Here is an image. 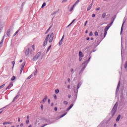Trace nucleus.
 <instances>
[{"instance_id":"nucleus-51","label":"nucleus","mask_w":127,"mask_h":127,"mask_svg":"<svg viewBox=\"0 0 127 127\" xmlns=\"http://www.w3.org/2000/svg\"><path fill=\"white\" fill-rule=\"evenodd\" d=\"M18 122L19 123L20 122V118L19 117L18 119Z\"/></svg>"},{"instance_id":"nucleus-3","label":"nucleus","mask_w":127,"mask_h":127,"mask_svg":"<svg viewBox=\"0 0 127 127\" xmlns=\"http://www.w3.org/2000/svg\"><path fill=\"white\" fill-rule=\"evenodd\" d=\"M41 56V52H38L33 58V61H36L38 58H39V57Z\"/></svg>"},{"instance_id":"nucleus-16","label":"nucleus","mask_w":127,"mask_h":127,"mask_svg":"<svg viewBox=\"0 0 127 127\" xmlns=\"http://www.w3.org/2000/svg\"><path fill=\"white\" fill-rule=\"evenodd\" d=\"M24 66H25V62H24L22 64L21 68L23 69L24 68Z\"/></svg>"},{"instance_id":"nucleus-26","label":"nucleus","mask_w":127,"mask_h":127,"mask_svg":"<svg viewBox=\"0 0 127 127\" xmlns=\"http://www.w3.org/2000/svg\"><path fill=\"white\" fill-rule=\"evenodd\" d=\"M54 98L55 100H57V96L56 95V94H54Z\"/></svg>"},{"instance_id":"nucleus-17","label":"nucleus","mask_w":127,"mask_h":127,"mask_svg":"<svg viewBox=\"0 0 127 127\" xmlns=\"http://www.w3.org/2000/svg\"><path fill=\"white\" fill-rule=\"evenodd\" d=\"M48 97L47 96H45V97L44 98V99L43 100V103H45V102H46V100H47Z\"/></svg>"},{"instance_id":"nucleus-1","label":"nucleus","mask_w":127,"mask_h":127,"mask_svg":"<svg viewBox=\"0 0 127 127\" xmlns=\"http://www.w3.org/2000/svg\"><path fill=\"white\" fill-rule=\"evenodd\" d=\"M54 38V33H52L51 34L47 35L44 42L43 46H46V45H47V42H48V41L49 43H52Z\"/></svg>"},{"instance_id":"nucleus-61","label":"nucleus","mask_w":127,"mask_h":127,"mask_svg":"<svg viewBox=\"0 0 127 127\" xmlns=\"http://www.w3.org/2000/svg\"><path fill=\"white\" fill-rule=\"evenodd\" d=\"M27 120H28V119H29V116H27Z\"/></svg>"},{"instance_id":"nucleus-50","label":"nucleus","mask_w":127,"mask_h":127,"mask_svg":"<svg viewBox=\"0 0 127 127\" xmlns=\"http://www.w3.org/2000/svg\"><path fill=\"white\" fill-rule=\"evenodd\" d=\"M36 74H37V70L35 72L34 75H36Z\"/></svg>"},{"instance_id":"nucleus-9","label":"nucleus","mask_w":127,"mask_h":127,"mask_svg":"<svg viewBox=\"0 0 127 127\" xmlns=\"http://www.w3.org/2000/svg\"><path fill=\"white\" fill-rule=\"evenodd\" d=\"M64 39V36L62 37L61 40H60V41L59 42L60 45H62V42H63Z\"/></svg>"},{"instance_id":"nucleus-48","label":"nucleus","mask_w":127,"mask_h":127,"mask_svg":"<svg viewBox=\"0 0 127 127\" xmlns=\"http://www.w3.org/2000/svg\"><path fill=\"white\" fill-rule=\"evenodd\" d=\"M7 125H10L11 123L10 122H6Z\"/></svg>"},{"instance_id":"nucleus-47","label":"nucleus","mask_w":127,"mask_h":127,"mask_svg":"<svg viewBox=\"0 0 127 127\" xmlns=\"http://www.w3.org/2000/svg\"><path fill=\"white\" fill-rule=\"evenodd\" d=\"M72 23L71 22L68 26L67 27H69V26H70V25H72Z\"/></svg>"},{"instance_id":"nucleus-29","label":"nucleus","mask_w":127,"mask_h":127,"mask_svg":"<svg viewBox=\"0 0 127 127\" xmlns=\"http://www.w3.org/2000/svg\"><path fill=\"white\" fill-rule=\"evenodd\" d=\"M125 69H127V62H126V63H125Z\"/></svg>"},{"instance_id":"nucleus-36","label":"nucleus","mask_w":127,"mask_h":127,"mask_svg":"<svg viewBox=\"0 0 127 127\" xmlns=\"http://www.w3.org/2000/svg\"><path fill=\"white\" fill-rule=\"evenodd\" d=\"M89 36H93V32H90L89 33Z\"/></svg>"},{"instance_id":"nucleus-64","label":"nucleus","mask_w":127,"mask_h":127,"mask_svg":"<svg viewBox=\"0 0 127 127\" xmlns=\"http://www.w3.org/2000/svg\"><path fill=\"white\" fill-rule=\"evenodd\" d=\"M28 127H32L31 125H29Z\"/></svg>"},{"instance_id":"nucleus-35","label":"nucleus","mask_w":127,"mask_h":127,"mask_svg":"<svg viewBox=\"0 0 127 127\" xmlns=\"http://www.w3.org/2000/svg\"><path fill=\"white\" fill-rule=\"evenodd\" d=\"M10 88H11V87H10L9 85H8L5 89V90H8V89H10Z\"/></svg>"},{"instance_id":"nucleus-59","label":"nucleus","mask_w":127,"mask_h":127,"mask_svg":"<svg viewBox=\"0 0 127 127\" xmlns=\"http://www.w3.org/2000/svg\"><path fill=\"white\" fill-rule=\"evenodd\" d=\"M86 40H90V38L87 37V38H86Z\"/></svg>"},{"instance_id":"nucleus-39","label":"nucleus","mask_w":127,"mask_h":127,"mask_svg":"<svg viewBox=\"0 0 127 127\" xmlns=\"http://www.w3.org/2000/svg\"><path fill=\"white\" fill-rule=\"evenodd\" d=\"M79 62H81V61H82V57L79 58Z\"/></svg>"},{"instance_id":"nucleus-11","label":"nucleus","mask_w":127,"mask_h":127,"mask_svg":"<svg viewBox=\"0 0 127 127\" xmlns=\"http://www.w3.org/2000/svg\"><path fill=\"white\" fill-rule=\"evenodd\" d=\"M121 119V115H119L117 118L116 119V122H120V120Z\"/></svg>"},{"instance_id":"nucleus-22","label":"nucleus","mask_w":127,"mask_h":127,"mask_svg":"<svg viewBox=\"0 0 127 127\" xmlns=\"http://www.w3.org/2000/svg\"><path fill=\"white\" fill-rule=\"evenodd\" d=\"M4 86H5V84H4L0 86V89H2V88H3L4 87Z\"/></svg>"},{"instance_id":"nucleus-30","label":"nucleus","mask_w":127,"mask_h":127,"mask_svg":"<svg viewBox=\"0 0 127 127\" xmlns=\"http://www.w3.org/2000/svg\"><path fill=\"white\" fill-rule=\"evenodd\" d=\"M45 5H46V3L44 2L43 4L42 5V7H44V6H45Z\"/></svg>"},{"instance_id":"nucleus-21","label":"nucleus","mask_w":127,"mask_h":127,"mask_svg":"<svg viewBox=\"0 0 127 127\" xmlns=\"http://www.w3.org/2000/svg\"><path fill=\"white\" fill-rule=\"evenodd\" d=\"M51 46L52 45H51L48 48L47 50V52H48V51H49V50H50V49H51Z\"/></svg>"},{"instance_id":"nucleus-23","label":"nucleus","mask_w":127,"mask_h":127,"mask_svg":"<svg viewBox=\"0 0 127 127\" xmlns=\"http://www.w3.org/2000/svg\"><path fill=\"white\" fill-rule=\"evenodd\" d=\"M59 93V89H56L55 90V93L58 94Z\"/></svg>"},{"instance_id":"nucleus-4","label":"nucleus","mask_w":127,"mask_h":127,"mask_svg":"<svg viewBox=\"0 0 127 127\" xmlns=\"http://www.w3.org/2000/svg\"><path fill=\"white\" fill-rule=\"evenodd\" d=\"M117 104H118V102H116L112 111V114H113V116L114 115H115V114H116V112H117V108L116 107V106H117Z\"/></svg>"},{"instance_id":"nucleus-46","label":"nucleus","mask_w":127,"mask_h":127,"mask_svg":"<svg viewBox=\"0 0 127 127\" xmlns=\"http://www.w3.org/2000/svg\"><path fill=\"white\" fill-rule=\"evenodd\" d=\"M46 126H47V124H45L44 125V126H42V127H46Z\"/></svg>"},{"instance_id":"nucleus-18","label":"nucleus","mask_w":127,"mask_h":127,"mask_svg":"<svg viewBox=\"0 0 127 127\" xmlns=\"http://www.w3.org/2000/svg\"><path fill=\"white\" fill-rule=\"evenodd\" d=\"M66 115H67V112L65 113L64 114H63L62 115H61L60 118L61 119V118H63V117L66 116Z\"/></svg>"},{"instance_id":"nucleus-33","label":"nucleus","mask_w":127,"mask_h":127,"mask_svg":"<svg viewBox=\"0 0 127 127\" xmlns=\"http://www.w3.org/2000/svg\"><path fill=\"white\" fill-rule=\"evenodd\" d=\"M31 77H32V74L30 75V76H29L27 78L28 80H29V79H30L31 78Z\"/></svg>"},{"instance_id":"nucleus-38","label":"nucleus","mask_w":127,"mask_h":127,"mask_svg":"<svg viewBox=\"0 0 127 127\" xmlns=\"http://www.w3.org/2000/svg\"><path fill=\"white\" fill-rule=\"evenodd\" d=\"M79 2H80V0H77L75 2V4H77V3H79Z\"/></svg>"},{"instance_id":"nucleus-32","label":"nucleus","mask_w":127,"mask_h":127,"mask_svg":"<svg viewBox=\"0 0 127 127\" xmlns=\"http://www.w3.org/2000/svg\"><path fill=\"white\" fill-rule=\"evenodd\" d=\"M73 9H74V7L72 6L71 8L69 9V11H72Z\"/></svg>"},{"instance_id":"nucleus-7","label":"nucleus","mask_w":127,"mask_h":127,"mask_svg":"<svg viewBox=\"0 0 127 127\" xmlns=\"http://www.w3.org/2000/svg\"><path fill=\"white\" fill-rule=\"evenodd\" d=\"M19 97V95H17V96H16L14 98V99H13V101H12L13 103V102H15V101H16V100H17V99H18Z\"/></svg>"},{"instance_id":"nucleus-14","label":"nucleus","mask_w":127,"mask_h":127,"mask_svg":"<svg viewBox=\"0 0 127 127\" xmlns=\"http://www.w3.org/2000/svg\"><path fill=\"white\" fill-rule=\"evenodd\" d=\"M120 87H121V82L120 81H119V82L118 83L117 90L120 89Z\"/></svg>"},{"instance_id":"nucleus-6","label":"nucleus","mask_w":127,"mask_h":127,"mask_svg":"<svg viewBox=\"0 0 127 127\" xmlns=\"http://www.w3.org/2000/svg\"><path fill=\"white\" fill-rule=\"evenodd\" d=\"M92 6H93V2L89 5V6L88 7V8H87V11H89V10H90V9L92 8Z\"/></svg>"},{"instance_id":"nucleus-10","label":"nucleus","mask_w":127,"mask_h":127,"mask_svg":"<svg viewBox=\"0 0 127 127\" xmlns=\"http://www.w3.org/2000/svg\"><path fill=\"white\" fill-rule=\"evenodd\" d=\"M30 48L31 50V51H34V45H32Z\"/></svg>"},{"instance_id":"nucleus-24","label":"nucleus","mask_w":127,"mask_h":127,"mask_svg":"<svg viewBox=\"0 0 127 127\" xmlns=\"http://www.w3.org/2000/svg\"><path fill=\"white\" fill-rule=\"evenodd\" d=\"M64 105H68V101H64Z\"/></svg>"},{"instance_id":"nucleus-15","label":"nucleus","mask_w":127,"mask_h":127,"mask_svg":"<svg viewBox=\"0 0 127 127\" xmlns=\"http://www.w3.org/2000/svg\"><path fill=\"white\" fill-rule=\"evenodd\" d=\"M107 14V13L106 12H104L102 13V18H105V17H106V15Z\"/></svg>"},{"instance_id":"nucleus-55","label":"nucleus","mask_w":127,"mask_h":127,"mask_svg":"<svg viewBox=\"0 0 127 127\" xmlns=\"http://www.w3.org/2000/svg\"><path fill=\"white\" fill-rule=\"evenodd\" d=\"M75 20H76V19H73V20L72 21L71 23H73V22H74L75 21Z\"/></svg>"},{"instance_id":"nucleus-41","label":"nucleus","mask_w":127,"mask_h":127,"mask_svg":"<svg viewBox=\"0 0 127 127\" xmlns=\"http://www.w3.org/2000/svg\"><path fill=\"white\" fill-rule=\"evenodd\" d=\"M54 110H55V112H57V107H55Z\"/></svg>"},{"instance_id":"nucleus-5","label":"nucleus","mask_w":127,"mask_h":127,"mask_svg":"<svg viewBox=\"0 0 127 127\" xmlns=\"http://www.w3.org/2000/svg\"><path fill=\"white\" fill-rule=\"evenodd\" d=\"M25 54L26 56H27L29 54V48H28L26 51H25Z\"/></svg>"},{"instance_id":"nucleus-57","label":"nucleus","mask_w":127,"mask_h":127,"mask_svg":"<svg viewBox=\"0 0 127 127\" xmlns=\"http://www.w3.org/2000/svg\"><path fill=\"white\" fill-rule=\"evenodd\" d=\"M122 32H123V27H122L121 28V33H122Z\"/></svg>"},{"instance_id":"nucleus-40","label":"nucleus","mask_w":127,"mask_h":127,"mask_svg":"<svg viewBox=\"0 0 127 127\" xmlns=\"http://www.w3.org/2000/svg\"><path fill=\"white\" fill-rule=\"evenodd\" d=\"M41 110H43V104H42L41 105Z\"/></svg>"},{"instance_id":"nucleus-8","label":"nucleus","mask_w":127,"mask_h":127,"mask_svg":"<svg viewBox=\"0 0 127 127\" xmlns=\"http://www.w3.org/2000/svg\"><path fill=\"white\" fill-rule=\"evenodd\" d=\"M79 57H84V54H83V53H82V52L80 51L79 52Z\"/></svg>"},{"instance_id":"nucleus-43","label":"nucleus","mask_w":127,"mask_h":127,"mask_svg":"<svg viewBox=\"0 0 127 127\" xmlns=\"http://www.w3.org/2000/svg\"><path fill=\"white\" fill-rule=\"evenodd\" d=\"M23 70V68H21V69H20V74H21V73L22 72Z\"/></svg>"},{"instance_id":"nucleus-53","label":"nucleus","mask_w":127,"mask_h":127,"mask_svg":"<svg viewBox=\"0 0 127 127\" xmlns=\"http://www.w3.org/2000/svg\"><path fill=\"white\" fill-rule=\"evenodd\" d=\"M67 81H68V82L69 83H70V78H68V79H67Z\"/></svg>"},{"instance_id":"nucleus-58","label":"nucleus","mask_w":127,"mask_h":127,"mask_svg":"<svg viewBox=\"0 0 127 127\" xmlns=\"http://www.w3.org/2000/svg\"><path fill=\"white\" fill-rule=\"evenodd\" d=\"M76 4H76V3L75 2V3L72 5V6H73V7L76 5Z\"/></svg>"},{"instance_id":"nucleus-13","label":"nucleus","mask_w":127,"mask_h":127,"mask_svg":"<svg viewBox=\"0 0 127 127\" xmlns=\"http://www.w3.org/2000/svg\"><path fill=\"white\" fill-rule=\"evenodd\" d=\"M73 106H74L73 104L70 105L69 107L67 108V111H69L70 109H72V108L73 107Z\"/></svg>"},{"instance_id":"nucleus-62","label":"nucleus","mask_w":127,"mask_h":127,"mask_svg":"<svg viewBox=\"0 0 127 127\" xmlns=\"http://www.w3.org/2000/svg\"><path fill=\"white\" fill-rule=\"evenodd\" d=\"M114 127H117V124H115L114 125Z\"/></svg>"},{"instance_id":"nucleus-27","label":"nucleus","mask_w":127,"mask_h":127,"mask_svg":"<svg viewBox=\"0 0 127 127\" xmlns=\"http://www.w3.org/2000/svg\"><path fill=\"white\" fill-rule=\"evenodd\" d=\"M9 86L10 87H12L13 86V83L12 82H10V83L9 84Z\"/></svg>"},{"instance_id":"nucleus-56","label":"nucleus","mask_w":127,"mask_h":127,"mask_svg":"<svg viewBox=\"0 0 127 127\" xmlns=\"http://www.w3.org/2000/svg\"><path fill=\"white\" fill-rule=\"evenodd\" d=\"M73 71H74V69L73 68H71L70 69V72H73Z\"/></svg>"},{"instance_id":"nucleus-52","label":"nucleus","mask_w":127,"mask_h":127,"mask_svg":"<svg viewBox=\"0 0 127 127\" xmlns=\"http://www.w3.org/2000/svg\"><path fill=\"white\" fill-rule=\"evenodd\" d=\"M20 127H23V124H21Z\"/></svg>"},{"instance_id":"nucleus-44","label":"nucleus","mask_w":127,"mask_h":127,"mask_svg":"<svg viewBox=\"0 0 127 127\" xmlns=\"http://www.w3.org/2000/svg\"><path fill=\"white\" fill-rule=\"evenodd\" d=\"M68 0H63L62 2H66Z\"/></svg>"},{"instance_id":"nucleus-20","label":"nucleus","mask_w":127,"mask_h":127,"mask_svg":"<svg viewBox=\"0 0 127 127\" xmlns=\"http://www.w3.org/2000/svg\"><path fill=\"white\" fill-rule=\"evenodd\" d=\"M2 43H3V41L2 40L0 42V48L2 46Z\"/></svg>"},{"instance_id":"nucleus-19","label":"nucleus","mask_w":127,"mask_h":127,"mask_svg":"<svg viewBox=\"0 0 127 127\" xmlns=\"http://www.w3.org/2000/svg\"><path fill=\"white\" fill-rule=\"evenodd\" d=\"M11 80L12 81H14V80H15V76H14V75H13L12 78H11Z\"/></svg>"},{"instance_id":"nucleus-60","label":"nucleus","mask_w":127,"mask_h":127,"mask_svg":"<svg viewBox=\"0 0 127 127\" xmlns=\"http://www.w3.org/2000/svg\"><path fill=\"white\" fill-rule=\"evenodd\" d=\"M48 103L49 104H50V99H48Z\"/></svg>"},{"instance_id":"nucleus-12","label":"nucleus","mask_w":127,"mask_h":127,"mask_svg":"<svg viewBox=\"0 0 127 127\" xmlns=\"http://www.w3.org/2000/svg\"><path fill=\"white\" fill-rule=\"evenodd\" d=\"M6 35H7V36H9V35H10V29H8L7 32V33H6Z\"/></svg>"},{"instance_id":"nucleus-2","label":"nucleus","mask_w":127,"mask_h":127,"mask_svg":"<svg viewBox=\"0 0 127 127\" xmlns=\"http://www.w3.org/2000/svg\"><path fill=\"white\" fill-rule=\"evenodd\" d=\"M113 24V22H112L109 25L108 24L105 28L104 29V37H106V36L107 35V33L108 32V30H109V28L112 26Z\"/></svg>"},{"instance_id":"nucleus-54","label":"nucleus","mask_w":127,"mask_h":127,"mask_svg":"<svg viewBox=\"0 0 127 127\" xmlns=\"http://www.w3.org/2000/svg\"><path fill=\"white\" fill-rule=\"evenodd\" d=\"M68 98L70 99V98H71V95H68Z\"/></svg>"},{"instance_id":"nucleus-37","label":"nucleus","mask_w":127,"mask_h":127,"mask_svg":"<svg viewBox=\"0 0 127 127\" xmlns=\"http://www.w3.org/2000/svg\"><path fill=\"white\" fill-rule=\"evenodd\" d=\"M26 124L28 125V124H29V120H27L26 121Z\"/></svg>"},{"instance_id":"nucleus-45","label":"nucleus","mask_w":127,"mask_h":127,"mask_svg":"<svg viewBox=\"0 0 127 127\" xmlns=\"http://www.w3.org/2000/svg\"><path fill=\"white\" fill-rule=\"evenodd\" d=\"M2 124H3V126H5V125H7L6 122H4Z\"/></svg>"},{"instance_id":"nucleus-42","label":"nucleus","mask_w":127,"mask_h":127,"mask_svg":"<svg viewBox=\"0 0 127 127\" xmlns=\"http://www.w3.org/2000/svg\"><path fill=\"white\" fill-rule=\"evenodd\" d=\"M95 16H96V15H95V14H92V17H95Z\"/></svg>"},{"instance_id":"nucleus-25","label":"nucleus","mask_w":127,"mask_h":127,"mask_svg":"<svg viewBox=\"0 0 127 127\" xmlns=\"http://www.w3.org/2000/svg\"><path fill=\"white\" fill-rule=\"evenodd\" d=\"M94 35L95 36H98V35H99V33H98V32H95Z\"/></svg>"},{"instance_id":"nucleus-28","label":"nucleus","mask_w":127,"mask_h":127,"mask_svg":"<svg viewBox=\"0 0 127 127\" xmlns=\"http://www.w3.org/2000/svg\"><path fill=\"white\" fill-rule=\"evenodd\" d=\"M50 28H51V27H50V28L47 30V31H46V33H45V34H47V33H48V32H49V30H50Z\"/></svg>"},{"instance_id":"nucleus-63","label":"nucleus","mask_w":127,"mask_h":127,"mask_svg":"<svg viewBox=\"0 0 127 127\" xmlns=\"http://www.w3.org/2000/svg\"><path fill=\"white\" fill-rule=\"evenodd\" d=\"M67 88H68V89H70V86H69V85H68V86H67Z\"/></svg>"},{"instance_id":"nucleus-49","label":"nucleus","mask_w":127,"mask_h":127,"mask_svg":"<svg viewBox=\"0 0 127 127\" xmlns=\"http://www.w3.org/2000/svg\"><path fill=\"white\" fill-rule=\"evenodd\" d=\"M96 10H100V7H98L96 9Z\"/></svg>"},{"instance_id":"nucleus-34","label":"nucleus","mask_w":127,"mask_h":127,"mask_svg":"<svg viewBox=\"0 0 127 127\" xmlns=\"http://www.w3.org/2000/svg\"><path fill=\"white\" fill-rule=\"evenodd\" d=\"M12 64L13 65V68L14 67V64H15V62L14 61L12 62Z\"/></svg>"},{"instance_id":"nucleus-31","label":"nucleus","mask_w":127,"mask_h":127,"mask_svg":"<svg viewBox=\"0 0 127 127\" xmlns=\"http://www.w3.org/2000/svg\"><path fill=\"white\" fill-rule=\"evenodd\" d=\"M18 30L16 31V32L14 34L13 36H15V35L18 33Z\"/></svg>"}]
</instances>
